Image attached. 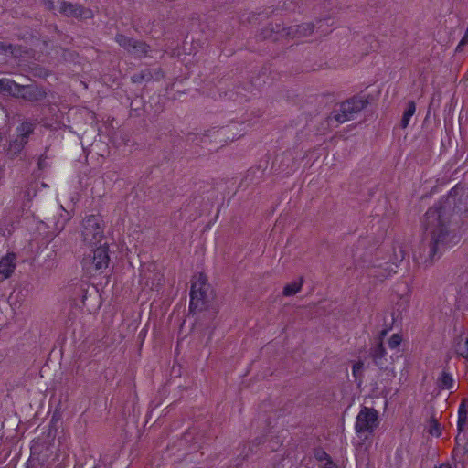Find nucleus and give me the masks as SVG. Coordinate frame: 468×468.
I'll list each match as a JSON object with an SVG mask.
<instances>
[{
	"label": "nucleus",
	"instance_id": "a211bd4d",
	"mask_svg": "<svg viewBox=\"0 0 468 468\" xmlns=\"http://www.w3.org/2000/svg\"><path fill=\"white\" fill-rule=\"evenodd\" d=\"M115 41L127 52L133 54V47L134 46L135 39L131 38L123 34H117L115 37Z\"/></svg>",
	"mask_w": 468,
	"mask_h": 468
},
{
	"label": "nucleus",
	"instance_id": "6ab92c4d",
	"mask_svg": "<svg viewBox=\"0 0 468 468\" xmlns=\"http://www.w3.org/2000/svg\"><path fill=\"white\" fill-rule=\"evenodd\" d=\"M154 79V74L150 69H144L140 72L135 73L132 76V81L133 83L148 82Z\"/></svg>",
	"mask_w": 468,
	"mask_h": 468
},
{
	"label": "nucleus",
	"instance_id": "4468645a",
	"mask_svg": "<svg viewBox=\"0 0 468 468\" xmlns=\"http://www.w3.org/2000/svg\"><path fill=\"white\" fill-rule=\"evenodd\" d=\"M48 51V43L40 38L31 39V57L39 59L41 55L47 54Z\"/></svg>",
	"mask_w": 468,
	"mask_h": 468
},
{
	"label": "nucleus",
	"instance_id": "423d86ee",
	"mask_svg": "<svg viewBox=\"0 0 468 468\" xmlns=\"http://www.w3.org/2000/svg\"><path fill=\"white\" fill-rule=\"evenodd\" d=\"M57 11L58 14L79 20L90 19L93 17V12L80 4L71 3L65 0H58Z\"/></svg>",
	"mask_w": 468,
	"mask_h": 468
},
{
	"label": "nucleus",
	"instance_id": "393cba45",
	"mask_svg": "<svg viewBox=\"0 0 468 468\" xmlns=\"http://www.w3.org/2000/svg\"><path fill=\"white\" fill-rule=\"evenodd\" d=\"M466 418H467V412L464 408V404L463 403L459 409L458 428L460 431L463 429V425L465 423Z\"/></svg>",
	"mask_w": 468,
	"mask_h": 468
},
{
	"label": "nucleus",
	"instance_id": "4c0bfd02",
	"mask_svg": "<svg viewBox=\"0 0 468 468\" xmlns=\"http://www.w3.org/2000/svg\"><path fill=\"white\" fill-rule=\"evenodd\" d=\"M387 333H388V330H387V329L382 330V331L379 333L378 342H381V343H383V339H384V337L386 336Z\"/></svg>",
	"mask_w": 468,
	"mask_h": 468
},
{
	"label": "nucleus",
	"instance_id": "f257e3e1",
	"mask_svg": "<svg viewBox=\"0 0 468 468\" xmlns=\"http://www.w3.org/2000/svg\"><path fill=\"white\" fill-rule=\"evenodd\" d=\"M455 200V196L451 191L442 202L430 207L425 213L424 227L427 234L430 235L428 254L423 260L427 267L433 263L438 254L441 255V248L446 242Z\"/></svg>",
	"mask_w": 468,
	"mask_h": 468
},
{
	"label": "nucleus",
	"instance_id": "7ed1b4c3",
	"mask_svg": "<svg viewBox=\"0 0 468 468\" xmlns=\"http://www.w3.org/2000/svg\"><path fill=\"white\" fill-rule=\"evenodd\" d=\"M81 235L83 242L90 246H96L104 238V228L100 215L87 216L82 221Z\"/></svg>",
	"mask_w": 468,
	"mask_h": 468
},
{
	"label": "nucleus",
	"instance_id": "ea45409f",
	"mask_svg": "<svg viewBox=\"0 0 468 468\" xmlns=\"http://www.w3.org/2000/svg\"><path fill=\"white\" fill-rule=\"evenodd\" d=\"M464 45H462L461 42L458 44L457 48H456V51L457 52H460L462 51V48L463 47Z\"/></svg>",
	"mask_w": 468,
	"mask_h": 468
},
{
	"label": "nucleus",
	"instance_id": "e433bc0d",
	"mask_svg": "<svg viewBox=\"0 0 468 468\" xmlns=\"http://www.w3.org/2000/svg\"><path fill=\"white\" fill-rule=\"evenodd\" d=\"M37 165L40 170L44 169L47 166L46 160L44 158H39Z\"/></svg>",
	"mask_w": 468,
	"mask_h": 468
},
{
	"label": "nucleus",
	"instance_id": "79ce46f5",
	"mask_svg": "<svg viewBox=\"0 0 468 468\" xmlns=\"http://www.w3.org/2000/svg\"><path fill=\"white\" fill-rule=\"evenodd\" d=\"M3 139V136H2V133L0 132V142L2 141Z\"/></svg>",
	"mask_w": 468,
	"mask_h": 468
},
{
	"label": "nucleus",
	"instance_id": "f03ea898",
	"mask_svg": "<svg viewBox=\"0 0 468 468\" xmlns=\"http://www.w3.org/2000/svg\"><path fill=\"white\" fill-rule=\"evenodd\" d=\"M191 282L189 310L192 313L201 312L207 309L210 301L208 295L210 285L202 272L194 275Z\"/></svg>",
	"mask_w": 468,
	"mask_h": 468
},
{
	"label": "nucleus",
	"instance_id": "0eeeda50",
	"mask_svg": "<svg viewBox=\"0 0 468 468\" xmlns=\"http://www.w3.org/2000/svg\"><path fill=\"white\" fill-rule=\"evenodd\" d=\"M378 425V413L373 408L363 407L356 421V431L357 433L373 432L374 429Z\"/></svg>",
	"mask_w": 468,
	"mask_h": 468
},
{
	"label": "nucleus",
	"instance_id": "c85d7f7f",
	"mask_svg": "<svg viewBox=\"0 0 468 468\" xmlns=\"http://www.w3.org/2000/svg\"><path fill=\"white\" fill-rule=\"evenodd\" d=\"M401 341L402 337L398 334H394L388 340V346L392 349L397 348L401 344Z\"/></svg>",
	"mask_w": 468,
	"mask_h": 468
},
{
	"label": "nucleus",
	"instance_id": "4be33fe9",
	"mask_svg": "<svg viewBox=\"0 0 468 468\" xmlns=\"http://www.w3.org/2000/svg\"><path fill=\"white\" fill-rule=\"evenodd\" d=\"M133 48V55L137 57L145 56L150 49V46L148 44L140 40H135L134 46Z\"/></svg>",
	"mask_w": 468,
	"mask_h": 468
},
{
	"label": "nucleus",
	"instance_id": "7c9ffc66",
	"mask_svg": "<svg viewBox=\"0 0 468 468\" xmlns=\"http://www.w3.org/2000/svg\"><path fill=\"white\" fill-rule=\"evenodd\" d=\"M82 467L83 468H97L98 467L97 459L94 456L90 455L89 459L86 460L84 462V463H82Z\"/></svg>",
	"mask_w": 468,
	"mask_h": 468
},
{
	"label": "nucleus",
	"instance_id": "cd10ccee",
	"mask_svg": "<svg viewBox=\"0 0 468 468\" xmlns=\"http://www.w3.org/2000/svg\"><path fill=\"white\" fill-rule=\"evenodd\" d=\"M429 433L439 437L441 435L440 424L435 419H431L430 421Z\"/></svg>",
	"mask_w": 468,
	"mask_h": 468
},
{
	"label": "nucleus",
	"instance_id": "39448f33",
	"mask_svg": "<svg viewBox=\"0 0 468 468\" xmlns=\"http://www.w3.org/2000/svg\"><path fill=\"white\" fill-rule=\"evenodd\" d=\"M110 257L108 254V247L100 245L97 249L92 250V255H88L82 260L83 267L88 270L90 273L92 271H100L108 267Z\"/></svg>",
	"mask_w": 468,
	"mask_h": 468
},
{
	"label": "nucleus",
	"instance_id": "5701e85b",
	"mask_svg": "<svg viewBox=\"0 0 468 468\" xmlns=\"http://www.w3.org/2000/svg\"><path fill=\"white\" fill-rule=\"evenodd\" d=\"M12 80L3 78L0 79V94L6 96V93H10Z\"/></svg>",
	"mask_w": 468,
	"mask_h": 468
},
{
	"label": "nucleus",
	"instance_id": "c756f323",
	"mask_svg": "<svg viewBox=\"0 0 468 468\" xmlns=\"http://www.w3.org/2000/svg\"><path fill=\"white\" fill-rule=\"evenodd\" d=\"M252 452V445L250 442H245L242 445V450L240 455L242 456V460H245L249 457V455Z\"/></svg>",
	"mask_w": 468,
	"mask_h": 468
},
{
	"label": "nucleus",
	"instance_id": "473e14b6",
	"mask_svg": "<svg viewBox=\"0 0 468 468\" xmlns=\"http://www.w3.org/2000/svg\"><path fill=\"white\" fill-rule=\"evenodd\" d=\"M39 4L47 10H57V6L53 0H39Z\"/></svg>",
	"mask_w": 468,
	"mask_h": 468
},
{
	"label": "nucleus",
	"instance_id": "58836bf2",
	"mask_svg": "<svg viewBox=\"0 0 468 468\" xmlns=\"http://www.w3.org/2000/svg\"><path fill=\"white\" fill-rule=\"evenodd\" d=\"M324 468H337L336 465L333 463L331 458H328V462Z\"/></svg>",
	"mask_w": 468,
	"mask_h": 468
},
{
	"label": "nucleus",
	"instance_id": "b1692460",
	"mask_svg": "<svg viewBox=\"0 0 468 468\" xmlns=\"http://www.w3.org/2000/svg\"><path fill=\"white\" fill-rule=\"evenodd\" d=\"M46 96V91L38 87H34L33 84H31V101H38L43 99Z\"/></svg>",
	"mask_w": 468,
	"mask_h": 468
},
{
	"label": "nucleus",
	"instance_id": "20e7f679",
	"mask_svg": "<svg viewBox=\"0 0 468 468\" xmlns=\"http://www.w3.org/2000/svg\"><path fill=\"white\" fill-rule=\"evenodd\" d=\"M367 105V101L363 98L353 97L342 102L339 109L332 112L331 118L339 123L354 119V115L361 112Z\"/></svg>",
	"mask_w": 468,
	"mask_h": 468
},
{
	"label": "nucleus",
	"instance_id": "9d476101",
	"mask_svg": "<svg viewBox=\"0 0 468 468\" xmlns=\"http://www.w3.org/2000/svg\"><path fill=\"white\" fill-rule=\"evenodd\" d=\"M52 451L46 444L36 443L31 446V468H41L48 463Z\"/></svg>",
	"mask_w": 468,
	"mask_h": 468
},
{
	"label": "nucleus",
	"instance_id": "f704fd0d",
	"mask_svg": "<svg viewBox=\"0 0 468 468\" xmlns=\"http://www.w3.org/2000/svg\"><path fill=\"white\" fill-rule=\"evenodd\" d=\"M64 58L66 60H74L77 57V54L75 52L63 49V55Z\"/></svg>",
	"mask_w": 468,
	"mask_h": 468
},
{
	"label": "nucleus",
	"instance_id": "412c9836",
	"mask_svg": "<svg viewBox=\"0 0 468 468\" xmlns=\"http://www.w3.org/2000/svg\"><path fill=\"white\" fill-rule=\"evenodd\" d=\"M416 111V104L413 101H410L408 102V107L406 111L403 113L402 119H401V127L405 129L410 122V118L415 113Z\"/></svg>",
	"mask_w": 468,
	"mask_h": 468
},
{
	"label": "nucleus",
	"instance_id": "a19ab883",
	"mask_svg": "<svg viewBox=\"0 0 468 468\" xmlns=\"http://www.w3.org/2000/svg\"><path fill=\"white\" fill-rule=\"evenodd\" d=\"M25 467H26V468H29V459L26 462V463H25Z\"/></svg>",
	"mask_w": 468,
	"mask_h": 468
},
{
	"label": "nucleus",
	"instance_id": "72a5a7b5",
	"mask_svg": "<svg viewBox=\"0 0 468 468\" xmlns=\"http://www.w3.org/2000/svg\"><path fill=\"white\" fill-rule=\"evenodd\" d=\"M362 367H363V364L361 362H357L356 364H354L353 366V375L356 378H357L358 377L361 376L362 374Z\"/></svg>",
	"mask_w": 468,
	"mask_h": 468
},
{
	"label": "nucleus",
	"instance_id": "c9c22d12",
	"mask_svg": "<svg viewBox=\"0 0 468 468\" xmlns=\"http://www.w3.org/2000/svg\"><path fill=\"white\" fill-rule=\"evenodd\" d=\"M315 457L318 460H326L327 462H328V458H330V456L324 451H322V450L316 452Z\"/></svg>",
	"mask_w": 468,
	"mask_h": 468
},
{
	"label": "nucleus",
	"instance_id": "f3484780",
	"mask_svg": "<svg viewBox=\"0 0 468 468\" xmlns=\"http://www.w3.org/2000/svg\"><path fill=\"white\" fill-rule=\"evenodd\" d=\"M115 41L127 52L133 54V47L134 46L135 39L131 38L123 34H117L115 37Z\"/></svg>",
	"mask_w": 468,
	"mask_h": 468
},
{
	"label": "nucleus",
	"instance_id": "6e6552de",
	"mask_svg": "<svg viewBox=\"0 0 468 468\" xmlns=\"http://www.w3.org/2000/svg\"><path fill=\"white\" fill-rule=\"evenodd\" d=\"M17 136L10 142L7 154L12 158L16 157L23 150L29 139V122H24L17 128Z\"/></svg>",
	"mask_w": 468,
	"mask_h": 468
},
{
	"label": "nucleus",
	"instance_id": "f8f14e48",
	"mask_svg": "<svg viewBox=\"0 0 468 468\" xmlns=\"http://www.w3.org/2000/svg\"><path fill=\"white\" fill-rule=\"evenodd\" d=\"M16 254L8 253L6 256L3 257L0 261V273L5 277L8 278L14 271L16 267L15 264Z\"/></svg>",
	"mask_w": 468,
	"mask_h": 468
},
{
	"label": "nucleus",
	"instance_id": "ddd939ff",
	"mask_svg": "<svg viewBox=\"0 0 468 468\" xmlns=\"http://www.w3.org/2000/svg\"><path fill=\"white\" fill-rule=\"evenodd\" d=\"M453 347L459 356L468 360V335L461 334L456 337Z\"/></svg>",
	"mask_w": 468,
	"mask_h": 468
},
{
	"label": "nucleus",
	"instance_id": "aec40b11",
	"mask_svg": "<svg viewBox=\"0 0 468 468\" xmlns=\"http://www.w3.org/2000/svg\"><path fill=\"white\" fill-rule=\"evenodd\" d=\"M303 284V278L300 279L299 282H293L284 286L282 294L284 296H292L299 292Z\"/></svg>",
	"mask_w": 468,
	"mask_h": 468
},
{
	"label": "nucleus",
	"instance_id": "1a4fd4ad",
	"mask_svg": "<svg viewBox=\"0 0 468 468\" xmlns=\"http://www.w3.org/2000/svg\"><path fill=\"white\" fill-rule=\"evenodd\" d=\"M369 355L374 364L381 370H388L389 366L393 363L391 356H388L383 343L377 342V344L370 348Z\"/></svg>",
	"mask_w": 468,
	"mask_h": 468
},
{
	"label": "nucleus",
	"instance_id": "9b49d317",
	"mask_svg": "<svg viewBox=\"0 0 468 468\" xmlns=\"http://www.w3.org/2000/svg\"><path fill=\"white\" fill-rule=\"evenodd\" d=\"M314 25L313 23H303L301 25L290 26L277 30L282 37L291 38H301L311 36L314 32Z\"/></svg>",
	"mask_w": 468,
	"mask_h": 468
},
{
	"label": "nucleus",
	"instance_id": "bb28decb",
	"mask_svg": "<svg viewBox=\"0 0 468 468\" xmlns=\"http://www.w3.org/2000/svg\"><path fill=\"white\" fill-rule=\"evenodd\" d=\"M37 236H51L48 231V226L44 221H37Z\"/></svg>",
	"mask_w": 468,
	"mask_h": 468
},
{
	"label": "nucleus",
	"instance_id": "a878e982",
	"mask_svg": "<svg viewBox=\"0 0 468 468\" xmlns=\"http://www.w3.org/2000/svg\"><path fill=\"white\" fill-rule=\"evenodd\" d=\"M31 74L35 77L46 78L48 75V71L42 67L36 65L31 67Z\"/></svg>",
	"mask_w": 468,
	"mask_h": 468
},
{
	"label": "nucleus",
	"instance_id": "2eb2a0df",
	"mask_svg": "<svg viewBox=\"0 0 468 468\" xmlns=\"http://www.w3.org/2000/svg\"><path fill=\"white\" fill-rule=\"evenodd\" d=\"M436 384L440 389H452L454 387V379L450 373L442 371Z\"/></svg>",
	"mask_w": 468,
	"mask_h": 468
},
{
	"label": "nucleus",
	"instance_id": "2f4dec72",
	"mask_svg": "<svg viewBox=\"0 0 468 468\" xmlns=\"http://www.w3.org/2000/svg\"><path fill=\"white\" fill-rule=\"evenodd\" d=\"M16 47L11 44H5L3 42H0V54L1 53H7L10 52L12 54H16L15 52Z\"/></svg>",
	"mask_w": 468,
	"mask_h": 468
},
{
	"label": "nucleus",
	"instance_id": "dca6fc26",
	"mask_svg": "<svg viewBox=\"0 0 468 468\" xmlns=\"http://www.w3.org/2000/svg\"><path fill=\"white\" fill-rule=\"evenodd\" d=\"M10 93H6V96H12L16 98L27 99V95L29 90V86L19 85L16 81L12 80Z\"/></svg>",
	"mask_w": 468,
	"mask_h": 468
}]
</instances>
